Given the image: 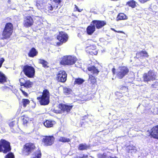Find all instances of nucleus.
I'll list each match as a JSON object with an SVG mask.
<instances>
[{
	"mask_svg": "<svg viewBox=\"0 0 158 158\" xmlns=\"http://www.w3.org/2000/svg\"><path fill=\"white\" fill-rule=\"evenodd\" d=\"M13 26L10 23H6L2 33V36L1 38L2 40L6 39L10 37L13 32Z\"/></svg>",
	"mask_w": 158,
	"mask_h": 158,
	"instance_id": "nucleus-1",
	"label": "nucleus"
},
{
	"mask_svg": "<svg viewBox=\"0 0 158 158\" xmlns=\"http://www.w3.org/2000/svg\"><path fill=\"white\" fill-rule=\"evenodd\" d=\"M37 99L39 101L40 103L42 105H48L49 102V93L46 89L44 90L41 97H38Z\"/></svg>",
	"mask_w": 158,
	"mask_h": 158,
	"instance_id": "nucleus-2",
	"label": "nucleus"
},
{
	"mask_svg": "<svg viewBox=\"0 0 158 158\" xmlns=\"http://www.w3.org/2000/svg\"><path fill=\"white\" fill-rule=\"evenodd\" d=\"M73 107V106L66 104H59L54 110V112L56 113H62V112H68Z\"/></svg>",
	"mask_w": 158,
	"mask_h": 158,
	"instance_id": "nucleus-3",
	"label": "nucleus"
},
{
	"mask_svg": "<svg viewBox=\"0 0 158 158\" xmlns=\"http://www.w3.org/2000/svg\"><path fill=\"white\" fill-rule=\"evenodd\" d=\"M77 58L76 57L66 56H63L62 58L60 63L62 65H71L74 64Z\"/></svg>",
	"mask_w": 158,
	"mask_h": 158,
	"instance_id": "nucleus-4",
	"label": "nucleus"
},
{
	"mask_svg": "<svg viewBox=\"0 0 158 158\" xmlns=\"http://www.w3.org/2000/svg\"><path fill=\"white\" fill-rule=\"evenodd\" d=\"M10 150V143L4 139H1L0 141V152L6 153Z\"/></svg>",
	"mask_w": 158,
	"mask_h": 158,
	"instance_id": "nucleus-5",
	"label": "nucleus"
},
{
	"mask_svg": "<svg viewBox=\"0 0 158 158\" xmlns=\"http://www.w3.org/2000/svg\"><path fill=\"white\" fill-rule=\"evenodd\" d=\"M23 71L25 75L28 77H33L34 75L35 69L32 66L28 65L25 66L23 67Z\"/></svg>",
	"mask_w": 158,
	"mask_h": 158,
	"instance_id": "nucleus-6",
	"label": "nucleus"
},
{
	"mask_svg": "<svg viewBox=\"0 0 158 158\" xmlns=\"http://www.w3.org/2000/svg\"><path fill=\"white\" fill-rule=\"evenodd\" d=\"M143 78L144 82H148L154 80L156 78V75L154 72L150 70L148 73L143 74Z\"/></svg>",
	"mask_w": 158,
	"mask_h": 158,
	"instance_id": "nucleus-7",
	"label": "nucleus"
},
{
	"mask_svg": "<svg viewBox=\"0 0 158 158\" xmlns=\"http://www.w3.org/2000/svg\"><path fill=\"white\" fill-rule=\"evenodd\" d=\"M129 70L126 67L119 68L117 73V76L119 79H122L124 76L127 74Z\"/></svg>",
	"mask_w": 158,
	"mask_h": 158,
	"instance_id": "nucleus-8",
	"label": "nucleus"
},
{
	"mask_svg": "<svg viewBox=\"0 0 158 158\" xmlns=\"http://www.w3.org/2000/svg\"><path fill=\"white\" fill-rule=\"evenodd\" d=\"M67 75L65 72L63 70L59 71L57 74L58 80L61 82H64L66 80Z\"/></svg>",
	"mask_w": 158,
	"mask_h": 158,
	"instance_id": "nucleus-9",
	"label": "nucleus"
},
{
	"mask_svg": "<svg viewBox=\"0 0 158 158\" xmlns=\"http://www.w3.org/2000/svg\"><path fill=\"white\" fill-rule=\"evenodd\" d=\"M55 139L53 136H46L43 138V142L45 145L51 146L54 143Z\"/></svg>",
	"mask_w": 158,
	"mask_h": 158,
	"instance_id": "nucleus-10",
	"label": "nucleus"
},
{
	"mask_svg": "<svg viewBox=\"0 0 158 158\" xmlns=\"http://www.w3.org/2000/svg\"><path fill=\"white\" fill-rule=\"evenodd\" d=\"M33 23L32 18L31 16H27L24 19L23 25L26 27L31 26Z\"/></svg>",
	"mask_w": 158,
	"mask_h": 158,
	"instance_id": "nucleus-11",
	"label": "nucleus"
},
{
	"mask_svg": "<svg viewBox=\"0 0 158 158\" xmlns=\"http://www.w3.org/2000/svg\"><path fill=\"white\" fill-rule=\"evenodd\" d=\"M57 39L61 42H65L68 39V36L65 33L60 32L57 37Z\"/></svg>",
	"mask_w": 158,
	"mask_h": 158,
	"instance_id": "nucleus-12",
	"label": "nucleus"
},
{
	"mask_svg": "<svg viewBox=\"0 0 158 158\" xmlns=\"http://www.w3.org/2000/svg\"><path fill=\"white\" fill-rule=\"evenodd\" d=\"M35 148L34 144L31 143H26L24 146V149L26 152L30 153Z\"/></svg>",
	"mask_w": 158,
	"mask_h": 158,
	"instance_id": "nucleus-13",
	"label": "nucleus"
},
{
	"mask_svg": "<svg viewBox=\"0 0 158 158\" xmlns=\"http://www.w3.org/2000/svg\"><path fill=\"white\" fill-rule=\"evenodd\" d=\"M92 23L94 26H96L98 29L102 28L106 24V22L104 21L95 20L93 21Z\"/></svg>",
	"mask_w": 158,
	"mask_h": 158,
	"instance_id": "nucleus-14",
	"label": "nucleus"
},
{
	"mask_svg": "<svg viewBox=\"0 0 158 158\" xmlns=\"http://www.w3.org/2000/svg\"><path fill=\"white\" fill-rule=\"evenodd\" d=\"M151 131L150 135L151 137L158 139V126L152 128Z\"/></svg>",
	"mask_w": 158,
	"mask_h": 158,
	"instance_id": "nucleus-15",
	"label": "nucleus"
},
{
	"mask_svg": "<svg viewBox=\"0 0 158 158\" xmlns=\"http://www.w3.org/2000/svg\"><path fill=\"white\" fill-rule=\"evenodd\" d=\"M95 31V27L92 22L90 25L87 28V33L89 35H91Z\"/></svg>",
	"mask_w": 158,
	"mask_h": 158,
	"instance_id": "nucleus-16",
	"label": "nucleus"
},
{
	"mask_svg": "<svg viewBox=\"0 0 158 158\" xmlns=\"http://www.w3.org/2000/svg\"><path fill=\"white\" fill-rule=\"evenodd\" d=\"M126 150L128 152L131 153L132 154L135 153L137 151L135 147L133 145L127 146L126 148Z\"/></svg>",
	"mask_w": 158,
	"mask_h": 158,
	"instance_id": "nucleus-17",
	"label": "nucleus"
},
{
	"mask_svg": "<svg viewBox=\"0 0 158 158\" xmlns=\"http://www.w3.org/2000/svg\"><path fill=\"white\" fill-rule=\"evenodd\" d=\"M46 9L48 10H53V8H58V6H56L53 3V2H52L51 3H48L45 7Z\"/></svg>",
	"mask_w": 158,
	"mask_h": 158,
	"instance_id": "nucleus-18",
	"label": "nucleus"
},
{
	"mask_svg": "<svg viewBox=\"0 0 158 158\" xmlns=\"http://www.w3.org/2000/svg\"><path fill=\"white\" fill-rule=\"evenodd\" d=\"M89 71L91 72L92 73L95 75H97L99 72V71L94 66L89 67L88 68Z\"/></svg>",
	"mask_w": 158,
	"mask_h": 158,
	"instance_id": "nucleus-19",
	"label": "nucleus"
},
{
	"mask_svg": "<svg viewBox=\"0 0 158 158\" xmlns=\"http://www.w3.org/2000/svg\"><path fill=\"white\" fill-rule=\"evenodd\" d=\"M55 123L54 121L47 120L44 123V125L47 127L49 128L52 127Z\"/></svg>",
	"mask_w": 158,
	"mask_h": 158,
	"instance_id": "nucleus-20",
	"label": "nucleus"
},
{
	"mask_svg": "<svg viewBox=\"0 0 158 158\" xmlns=\"http://www.w3.org/2000/svg\"><path fill=\"white\" fill-rule=\"evenodd\" d=\"M58 141L63 143L69 142L71 141V139L63 136H60L57 139Z\"/></svg>",
	"mask_w": 158,
	"mask_h": 158,
	"instance_id": "nucleus-21",
	"label": "nucleus"
},
{
	"mask_svg": "<svg viewBox=\"0 0 158 158\" xmlns=\"http://www.w3.org/2000/svg\"><path fill=\"white\" fill-rule=\"evenodd\" d=\"M38 52L34 48H32L29 51L28 53V56L31 57H33L36 56Z\"/></svg>",
	"mask_w": 158,
	"mask_h": 158,
	"instance_id": "nucleus-22",
	"label": "nucleus"
},
{
	"mask_svg": "<svg viewBox=\"0 0 158 158\" xmlns=\"http://www.w3.org/2000/svg\"><path fill=\"white\" fill-rule=\"evenodd\" d=\"M89 148V146L86 144H81L79 145L78 149L80 150H87Z\"/></svg>",
	"mask_w": 158,
	"mask_h": 158,
	"instance_id": "nucleus-23",
	"label": "nucleus"
},
{
	"mask_svg": "<svg viewBox=\"0 0 158 158\" xmlns=\"http://www.w3.org/2000/svg\"><path fill=\"white\" fill-rule=\"evenodd\" d=\"M6 82V77L4 74L0 72V83H3Z\"/></svg>",
	"mask_w": 158,
	"mask_h": 158,
	"instance_id": "nucleus-24",
	"label": "nucleus"
},
{
	"mask_svg": "<svg viewBox=\"0 0 158 158\" xmlns=\"http://www.w3.org/2000/svg\"><path fill=\"white\" fill-rule=\"evenodd\" d=\"M137 55L138 56H144L148 57V55L147 52L145 51H142L139 52L137 53Z\"/></svg>",
	"mask_w": 158,
	"mask_h": 158,
	"instance_id": "nucleus-25",
	"label": "nucleus"
},
{
	"mask_svg": "<svg viewBox=\"0 0 158 158\" xmlns=\"http://www.w3.org/2000/svg\"><path fill=\"white\" fill-rule=\"evenodd\" d=\"M85 81L83 79L81 78H75L74 82V84L78 85L82 84Z\"/></svg>",
	"mask_w": 158,
	"mask_h": 158,
	"instance_id": "nucleus-26",
	"label": "nucleus"
},
{
	"mask_svg": "<svg viewBox=\"0 0 158 158\" xmlns=\"http://www.w3.org/2000/svg\"><path fill=\"white\" fill-rule=\"evenodd\" d=\"M41 156V153L40 151L38 150L36 152L33 154L31 158H40Z\"/></svg>",
	"mask_w": 158,
	"mask_h": 158,
	"instance_id": "nucleus-27",
	"label": "nucleus"
},
{
	"mask_svg": "<svg viewBox=\"0 0 158 158\" xmlns=\"http://www.w3.org/2000/svg\"><path fill=\"white\" fill-rule=\"evenodd\" d=\"M63 0H53L52 2L55 4L56 6H58V8H60L62 5V1Z\"/></svg>",
	"mask_w": 158,
	"mask_h": 158,
	"instance_id": "nucleus-28",
	"label": "nucleus"
},
{
	"mask_svg": "<svg viewBox=\"0 0 158 158\" xmlns=\"http://www.w3.org/2000/svg\"><path fill=\"white\" fill-rule=\"evenodd\" d=\"M117 19L118 20H124L127 19V16L123 13L119 14L118 16Z\"/></svg>",
	"mask_w": 158,
	"mask_h": 158,
	"instance_id": "nucleus-29",
	"label": "nucleus"
},
{
	"mask_svg": "<svg viewBox=\"0 0 158 158\" xmlns=\"http://www.w3.org/2000/svg\"><path fill=\"white\" fill-rule=\"evenodd\" d=\"M32 83L29 81H26L24 84L23 86L24 87L26 88L27 89L29 88L32 85Z\"/></svg>",
	"mask_w": 158,
	"mask_h": 158,
	"instance_id": "nucleus-30",
	"label": "nucleus"
},
{
	"mask_svg": "<svg viewBox=\"0 0 158 158\" xmlns=\"http://www.w3.org/2000/svg\"><path fill=\"white\" fill-rule=\"evenodd\" d=\"M23 120V124L24 125L26 124L29 121H32L33 119L32 118H30V119L27 116H24V117L22 118Z\"/></svg>",
	"mask_w": 158,
	"mask_h": 158,
	"instance_id": "nucleus-31",
	"label": "nucleus"
},
{
	"mask_svg": "<svg viewBox=\"0 0 158 158\" xmlns=\"http://www.w3.org/2000/svg\"><path fill=\"white\" fill-rule=\"evenodd\" d=\"M39 63L42 64L43 66L45 68H47L48 67V63L46 61L43 60H39Z\"/></svg>",
	"mask_w": 158,
	"mask_h": 158,
	"instance_id": "nucleus-32",
	"label": "nucleus"
},
{
	"mask_svg": "<svg viewBox=\"0 0 158 158\" xmlns=\"http://www.w3.org/2000/svg\"><path fill=\"white\" fill-rule=\"evenodd\" d=\"M71 92V90L68 87H64L63 88V92L65 94H69Z\"/></svg>",
	"mask_w": 158,
	"mask_h": 158,
	"instance_id": "nucleus-33",
	"label": "nucleus"
},
{
	"mask_svg": "<svg viewBox=\"0 0 158 158\" xmlns=\"http://www.w3.org/2000/svg\"><path fill=\"white\" fill-rule=\"evenodd\" d=\"M44 4L43 3L42 1H38L36 3V6L37 8L39 9H42L44 6Z\"/></svg>",
	"mask_w": 158,
	"mask_h": 158,
	"instance_id": "nucleus-34",
	"label": "nucleus"
},
{
	"mask_svg": "<svg viewBox=\"0 0 158 158\" xmlns=\"http://www.w3.org/2000/svg\"><path fill=\"white\" fill-rule=\"evenodd\" d=\"M89 81H90L91 83L94 84L96 82V79L94 76L92 75H89Z\"/></svg>",
	"mask_w": 158,
	"mask_h": 158,
	"instance_id": "nucleus-35",
	"label": "nucleus"
},
{
	"mask_svg": "<svg viewBox=\"0 0 158 158\" xmlns=\"http://www.w3.org/2000/svg\"><path fill=\"white\" fill-rule=\"evenodd\" d=\"M22 103L24 107L27 106V105L30 103L29 100L28 99H23L22 100Z\"/></svg>",
	"mask_w": 158,
	"mask_h": 158,
	"instance_id": "nucleus-36",
	"label": "nucleus"
},
{
	"mask_svg": "<svg viewBox=\"0 0 158 158\" xmlns=\"http://www.w3.org/2000/svg\"><path fill=\"white\" fill-rule=\"evenodd\" d=\"M27 80H25L23 78H21L19 79V81L20 83V85L22 86L25 84V83Z\"/></svg>",
	"mask_w": 158,
	"mask_h": 158,
	"instance_id": "nucleus-37",
	"label": "nucleus"
},
{
	"mask_svg": "<svg viewBox=\"0 0 158 158\" xmlns=\"http://www.w3.org/2000/svg\"><path fill=\"white\" fill-rule=\"evenodd\" d=\"M86 48H89V49H90H90H92L91 51H92L93 50H95L96 49V47L94 45H90L89 46V44L88 45L86 46Z\"/></svg>",
	"mask_w": 158,
	"mask_h": 158,
	"instance_id": "nucleus-38",
	"label": "nucleus"
},
{
	"mask_svg": "<svg viewBox=\"0 0 158 158\" xmlns=\"http://www.w3.org/2000/svg\"><path fill=\"white\" fill-rule=\"evenodd\" d=\"M14 156L13 153L11 152L9 153L6 155L5 158H14Z\"/></svg>",
	"mask_w": 158,
	"mask_h": 158,
	"instance_id": "nucleus-39",
	"label": "nucleus"
},
{
	"mask_svg": "<svg viewBox=\"0 0 158 158\" xmlns=\"http://www.w3.org/2000/svg\"><path fill=\"white\" fill-rule=\"evenodd\" d=\"M128 4L129 6L132 7H134L135 5V2L133 0L128 2Z\"/></svg>",
	"mask_w": 158,
	"mask_h": 158,
	"instance_id": "nucleus-40",
	"label": "nucleus"
},
{
	"mask_svg": "<svg viewBox=\"0 0 158 158\" xmlns=\"http://www.w3.org/2000/svg\"><path fill=\"white\" fill-rule=\"evenodd\" d=\"M98 156L99 158H106V153H103V154H99Z\"/></svg>",
	"mask_w": 158,
	"mask_h": 158,
	"instance_id": "nucleus-41",
	"label": "nucleus"
},
{
	"mask_svg": "<svg viewBox=\"0 0 158 158\" xmlns=\"http://www.w3.org/2000/svg\"><path fill=\"white\" fill-rule=\"evenodd\" d=\"M16 122L15 121H13L10 122L9 124V125L10 127L11 128H12L14 127L16 125Z\"/></svg>",
	"mask_w": 158,
	"mask_h": 158,
	"instance_id": "nucleus-42",
	"label": "nucleus"
},
{
	"mask_svg": "<svg viewBox=\"0 0 158 158\" xmlns=\"http://www.w3.org/2000/svg\"><path fill=\"white\" fill-rule=\"evenodd\" d=\"M23 89V88L21 87L20 89V90L22 91V92L23 93V94L25 96L27 97V96L28 94H27V93L26 92H25V90H24Z\"/></svg>",
	"mask_w": 158,
	"mask_h": 158,
	"instance_id": "nucleus-43",
	"label": "nucleus"
},
{
	"mask_svg": "<svg viewBox=\"0 0 158 158\" xmlns=\"http://www.w3.org/2000/svg\"><path fill=\"white\" fill-rule=\"evenodd\" d=\"M158 85V82H155L151 86L153 88H156Z\"/></svg>",
	"mask_w": 158,
	"mask_h": 158,
	"instance_id": "nucleus-44",
	"label": "nucleus"
},
{
	"mask_svg": "<svg viewBox=\"0 0 158 158\" xmlns=\"http://www.w3.org/2000/svg\"><path fill=\"white\" fill-rule=\"evenodd\" d=\"M90 53L91 54H93L94 55H97L98 53V52L95 50H93L92 51H89Z\"/></svg>",
	"mask_w": 158,
	"mask_h": 158,
	"instance_id": "nucleus-45",
	"label": "nucleus"
},
{
	"mask_svg": "<svg viewBox=\"0 0 158 158\" xmlns=\"http://www.w3.org/2000/svg\"><path fill=\"white\" fill-rule=\"evenodd\" d=\"M81 61H78L75 64V65L77 67H80L81 66Z\"/></svg>",
	"mask_w": 158,
	"mask_h": 158,
	"instance_id": "nucleus-46",
	"label": "nucleus"
},
{
	"mask_svg": "<svg viewBox=\"0 0 158 158\" xmlns=\"http://www.w3.org/2000/svg\"><path fill=\"white\" fill-rule=\"evenodd\" d=\"M4 59L3 58H2L0 59V68L1 67L4 61Z\"/></svg>",
	"mask_w": 158,
	"mask_h": 158,
	"instance_id": "nucleus-47",
	"label": "nucleus"
},
{
	"mask_svg": "<svg viewBox=\"0 0 158 158\" xmlns=\"http://www.w3.org/2000/svg\"><path fill=\"white\" fill-rule=\"evenodd\" d=\"M151 7L153 8H152V9L153 10V11L156 13L157 11H156L155 10H156L157 8V6L156 5H153V6H151Z\"/></svg>",
	"mask_w": 158,
	"mask_h": 158,
	"instance_id": "nucleus-48",
	"label": "nucleus"
},
{
	"mask_svg": "<svg viewBox=\"0 0 158 158\" xmlns=\"http://www.w3.org/2000/svg\"><path fill=\"white\" fill-rule=\"evenodd\" d=\"M87 157V155H85V156L83 155V156H76L73 158H86Z\"/></svg>",
	"mask_w": 158,
	"mask_h": 158,
	"instance_id": "nucleus-49",
	"label": "nucleus"
},
{
	"mask_svg": "<svg viewBox=\"0 0 158 158\" xmlns=\"http://www.w3.org/2000/svg\"><path fill=\"white\" fill-rule=\"evenodd\" d=\"M148 0H139L141 3H143L147 2Z\"/></svg>",
	"mask_w": 158,
	"mask_h": 158,
	"instance_id": "nucleus-50",
	"label": "nucleus"
},
{
	"mask_svg": "<svg viewBox=\"0 0 158 158\" xmlns=\"http://www.w3.org/2000/svg\"><path fill=\"white\" fill-rule=\"evenodd\" d=\"M111 29L114 30V31H115V32H118V33H123V32L122 31H116V30H114V29L113 28H111Z\"/></svg>",
	"mask_w": 158,
	"mask_h": 158,
	"instance_id": "nucleus-51",
	"label": "nucleus"
},
{
	"mask_svg": "<svg viewBox=\"0 0 158 158\" xmlns=\"http://www.w3.org/2000/svg\"><path fill=\"white\" fill-rule=\"evenodd\" d=\"M115 69L114 68H113L112 69V72L114 74H115Z\"/></svg>",
	"mask_w": 158,
	"mask_h": 158,
	"instance_id": "nucleus-52",
	"label": "nucleus"
},
{
	"mask_svg": "<svg viewBox=\"0 0 158 158\" xmlns=\"http://www.w3.org/2000/svg\"><path fill=\"white\" fill-rule=\"evenodd\" d=\"M75 8H76V10H77L78 11L80 12V11L78 9V7L76 5H75Z\"/></svg>",
	"mask_w": 158,
	"mask_h": 158,
	"instance_id": "nucleus-53",
	"label": "nucleus"
},
{
	"mask_svg": "<svg viewBox=\"0 0 158 158\" xmlns=\"http://www.w3.org/2000/svg\"><path fill=\"white\" fill-rule=\"evenodd\" d=\"M91 41V40H88L86 43H89Z\"/></svg>",
	"mask_w": 158,
	"mask_h": 158,
	"instance_id": "nucleus-54",
	"label": "nucleus"
},
{
	"mask_svg": "<svg viewBox=\"0 0 158 158\" xmlns=\"http://www.w3.org/2000/svg\"><path fill=\"white\" fill-rule=\"evenodd\" d=\"M109 158H118L116 156H114V157H112V156H110Z\"/></svg>",
	"mask_w": 158,
	"mask_h": 158,
	"instance_id": "nucleus-55",
	"label": "nucleus"
},
{
	"mask_svg": "<svg viewBox=\"0 0 158 158\" xmlns=\"http://www.w3.org/2000/svg\"><path fill=\"white\" fill-rule=\"evenodd\" d=\"M157 114L158 113V108H157Z\"/></svg>",
	"mask_w": 158,
	"mask_h": 158,
	"instance_id": "nucleus-56",
	"label": "nucleus"
}]
</instances>
